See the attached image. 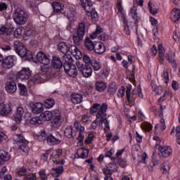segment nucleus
<instances>
[{"label":"nucleus","instance_id":"nucleus-45","mask_svg":"<svg viewBox=\"0 0 180 180\" xmlns=\"http://www.w3.org/2000/svg\"><path fill=\"white\" fill-rule=\"evenodd\" d=\"M102 108V105L101 103H94L92 107L90 108V113H98L99 112V109Z\"/></svg>","mask_w":180,"mask_h":180},{"label":"nucleus","instance_id":"nucleus-19","mask_svg":"<svg viewBox=\"0 0 180 180\" xmlns=\"http://www.w3.org/2000/svg\"><path fill=\"white\" fill-rule=\"evenodd\" d=\"M129 16L132 18L135 25H139V19H140V18L139 17V13H137L136 6H134L132 8H131Z\"/></svg>","mask_w":180,"mask_h":180},{"label":"nucleus","instance_id":"nucleus-1","mask_svg":"<svg viewBox=\"0 0 180 180\" xmlns=\"http://www.w3.org/2000/svg\"><path fill=\"white\" fill-rule=\"evenodd\" d=\"M73 126L70 125L65 129L64 134L65 137L68 139H74V137L77 136V133L79 131V136H77V140H78L79 143H82L85 138V127H82V125H81V122L78 120H75L74 122Z\"/></svg>","mask_w":180,"mask_h":180},{"label":"nucleus","instance_id":"nucleus-60","mask_svg":"<svg viewBox=\"0 0 180 180\" xmlns=\"http://www.w3.org/2000/svg\"><path fill=\"white\" fill-rule=\"evenodd\" d=\"M8 136L2 131H0V144L6 141Z\"/></svg>","mask_w":180,"mask_h":180},{"label":"nucleus","instance_id":"nucleus-35","mask_svg":"<svg viewBox=\"0 0 180 180\" xmlns=\"http://www.w3.org/2000/svg\"><path fill=\"white\" fill-rule=\"evenodd\" d=\"M122 23L124 27V32L125 34H130V27L129 26V23L127 22V19L126 16L122 15Z\"/></svg>","mask_w":180,"mask_h":180},{"label":"nucleus","instance_id":"nucleus-3","mask_svg":"<svg viewBox=\"0 0 180 180\" xmlns=\"http://www.w3.org/2000/svg\"><path fill=\"white\" fill-rule=\"evenodd\" d=\"M29 19V14L27 11L21 8H17L14 13L13 20L16 25H20L23 26L27 23V20Z\"/></svg>","mask_w":180,"mask_h":180},{"label":"nucleus","instance_id":"nucleus-26","mask_svg":"<svg viewBox=\"0 0 180 180\" xmlns=\"http://www.w3.org/2000/svg\"><path fill=\"white\" fill-rule=\"evenodd\" d=\"M53 13H60L64 9V4L60 2L53 1L51 4Z\"/></svg>","mask_w":180,"mask_h":180},{"label":"nucleus","instance_id":"nucleus-29","mask_svg":"<svg viewBox=\"0 0 180 180\" xmlns=\"http://www.w3.org/2000/svg\"><path fill=\"white\" fill-rule=\"evenodd\" d=\"M53 117V112L51 111H45L40 115V119L44 120V122H50Z\"/></svg>","mask_w":180,"mask_h":180},{"label":"nucleus","instance_id":"nucleus-59","mask_svg":"<svg viewBox=\"0 0 180 180\" xmlns=\"http://www.w3.org/2000/svg\"><path fill=\"white\" fill-rule=\"evenodd\" d=\"M85 46H96V44L94 43L91 38L86 37L84 41Z\"/></svg>","mask_w":180,"mask_h":180},{"label":"nucleus","instance_id":"nucleus-47","mask_svg":"<svg viewBox=\"0 0 180 180\" xmlns=\"http://www.w3.org/2000/svg\"><path fill=\"white\" fill-rule=\"evenodd\" d=\"M58 50L60 53H63V54H67L69 51L71 53V48L68 47V46H59Z\"/></svg>","mask_w":180,"mask_h":180},{"label":"nucleus","instance_id":"nucleus-32","mask_svg":"<svg viewBox=\"0 0 180 180\" xmlns=\"http://www.w3.org/2000/svg\"><path fill=\"white\" fill-rule=\"evenodd\" d=\"M46 141L51 146H56V145L60 144V143H61V140H60V139L56 138L53 135L48 136Z\"/></svg>","mask_w":180,"mask_h":180},{"label":"nucleus","instance_id":"nucleus-54","mask_svg":"<svg viewBox=\"0 0 180 180\" xmlns=\"http://www.w3.org/2000/svg\"><path fill=\"white\" fill-rule=\"evenodd\" d=\"M124 92H126V89L124 86H122L120 89H119L117 94L118 98H124Z\"/></svg>","mask_w":180,"mask_h":180},{"label":"nucleus","instance_id":"nucleus-46","mask_svg":"<svg viewBox=\"0 0 180 180\" xmlns=\"http://www.w3.org/2000/svg\"><path fill=\"white\" fill-rule=\"evenodd\" d=\"M158 51H159V61H162L164 60V56H165V49L163 46H158Z\"/></svg>","mask_w":180,"mask_h":180},{"label":"nucleus","instance_id":"nucleus-42","mask_svg":"<svg viewBox=\"0 0 180 180\" xmlns=\"http://www.w3.org/2000/svg\"><path fill=\"white\" fill-rule=\"evenodd\" d=\"M92 47L94 48V51L96 53V54H103V53L106 51V48L105 46H96Z\"/></svg>","mask_w":180,"mask_h":180},{"label":"nucleus","instance_id":"nucleus-30","mask_svg":"<svg viewBox=\"0 0 180 180\" xmlns=\"http://www.w3.org/2000/svg\"><path fill=\"white\" fill-rule=\"evenodd\" d=\"M77 155L78 156V158L85 160V158H88V155H89V150L85 148H80L77 150Z\"/></svg>","mask_w":180,"mask_h":180},{"label":"nucleus","instance_id":"nucleus-22","mask_svg":"<svg viewBox=\"0 0 180 180\" xmlns=\"http://www.w3.org/2000/svg\"><path fill=\"white\" fill-rule=\"evenodd\" d=\"M50 172L52 176H53L54 178H58V176H60V175H62L63 172H64V167L59 166L56 168H52Z\"/></svg>","mask_w":180,"mask_h":180},{"label":"nucleus","instance_id":"nucleus-17","mask_svg":"<svg viewBox=\"0 0 180 180\" xmlns=\"http://www.w3.org/2000/svg\"><path fill=\"white\" fill-rule=\"evenodd\" d=\"M23 115H25V108H23L22 105H20L17 108L16 114L14 116V119L16 123H20V122H22Z\"/></svg>","mask_w":180,"mask_h":180},{"label":"nucleus","instance_id":"nucleus-2","mask_svg":"<svg viewBox=\"0 0 180 180\" xmlns=\"http://www.w3.org/2000/svg\"><path fill=\"white\" fill-rule=\"evenodd\" d=\"M63 58L65 62L63 63V68L65 70V72L71 77L72 78H76L78 75V70H77V66L74 65V59L72 56L70 55H65L63 56Z\"/></svg>","mask_w":180,"mask_h":180},{"label":"nucleus","instance_id":"nucleus-63","mask_svg":"<svg viewBox=\"0 0 180 180\" xmlns=\"http://www.w3.org/2000/svg\"><path fill=\"white\" fill-rule=\"evenodd\" d=\"M83 60L85 63V64H91L92 63V60H91V58H89V56L88 55H84Z\"/></svg>","mask_w":180,"mask_h":180},{"label":"nucleus","instance_id":"nucleus-10","mask_svg":"<svg viewBox=\"0 0 180 180\" xmlns=\"http://www.w3.org/2000/svg\"><path fill=\"white\" fill-rule=\"evenodd\" d=\"M16 61V57L15 56H8L3 58L1 62V66L5 70H11L15 65Z\"/></svg>","mask_w":180,"mask_h":180},{"label":"nucleus","instance_id":"nucleus-49","mask_svg":"<svg viewBox=\"0 0 180 180\" xmlns=\"http://www.w3.org/2000/svg\"><path fill=\"white\" fill-rule=\"evenodd\" d=\"M162 78L165 84H168L169 82V75L167 70H164L162 73Z\"/></svg>","mask_w":180,"mask_h":180},{"label":"nucleus","instance_id":"nucleus-9","mask_svg":"<svg viewBox=\"0 0 180 180\" xmlns=\"http://www.w3.org/2000/svg\"><path fill=\"white\" fill-rule=\"evenodd\" d=\"M15 51L20 57H26L29 60L33 58V53H32V51L27 50L25 46H17L15 48Z\"/></svg>","mask_w":180,"mask_h":180},{"label":"nucleus","instance_id":"nucleus-36","mask_svg":"<svg viewBox=\"0 0 180 180\" xmlns=\"http://www.w3.org/2000/svg\"><path fill=\"white\" fill-rule=\"evenodd\" d=\"M0 160H1V162L9 161L11 160V155L5 150H0Z\"/></svg>","mask_w":180,"mask_h":180},{"label":"nucleus","instance_id":"nucleus-11","mask_svg":"<svg viewBox=\"0 0 180 180\" xmlns=\"http://www.w3.org/2000/svg\"><path fill=\"white\" fill-rule=\"evenodd\" d=\"M117 171V165L115 162H111L106 165V167L103 168V174L105 176H109V175H112L113 172H116Z\"/></svg>","mask_w":180,"mask_h":180},{"label":"nucleus","instance_id":"nucleus-25","mask_svg":"<svg viewBox=\"0 0 180 180\" xmlns=\"http://www.w3.org/2000/svg\"><path fill=\"white\" fill-rule=\"evenodd\" d=\"M95 88L97 92H105L108 88V84L105 82L97 81L95 83Z\"/></svg>","mask_w":180,"mask_h":180},{"label":"nucleus","instance_id":"nucleus-61","mask_svg":"<svg viewBox=\"0 0 180 180\" xmlns=\"http://www.w3.org/2000/svg\"><path fill=\"white\" fill-rule=\"evenodd\" d=\"M16 136L18 137V139H19L18 141L21 143H25V141H27V140H26V139H25L23 134H17Z\"/></svg>","mask_w":180,"mask_h":180},{"label":"nucleus","instance_id":"nucleus-53","mask_svg":"<svg viewBox=\"0 0 180 180\" xmlns=\"http://www.w3.org/2000/svg\"><path fill=\"white\" fill-rule=\"evenodd\" d=\"M95 138V135H94V133H89L88 134L87 139L84 141V144H91L92 141H94V139Z\"/></svg>","mask_w":180,"mask_h":180},{"label":"nucleus","instance_id":"nucleus-23","mask_svg":"<svg viewBox=\"0 0 180 180\" xmlns=\"http://www.w3.org/2000/svg\"><path fill=\"white\" fill-rule=\"evenodd\" d=\"M81 5L86 12H91L94 7V3L90 0H80Z\"/></svg>","mask_w":180,"mask_h":180},{"label":"nucleus","instance_id":"nucleus-64","mask_svg":"<svg viewBox=\"0 0 180 180\" xmlns=\"http://www.w3.org/2000/svg\"><path fill=\"white\" fill-rule=\"evenodd\" d=\"M73 47L75 49V53H76L77 58H82V52H81L79 49H77V46H74Z\"/></svg>","mask_w":180,"mask_h":180},{"label":"nucleus","instance_id":"nucleus-7","mask_svg":"<svg viewBox=\"0 0 180 180\" xmlns=\"http://www.w3.org/2000/svg\"><path fill=\"white\" fill-rule=\"evenodd\" d=\"M16 82H18V77L16 76L10 77L6 82V91L8 94H14V92H16V89H18Z\"/></svg>","mask_w":180,"mask_h":180},{"label":"nucleus","instance_id":"nucleus-13","mask_svg":"<svg viewBox=\"0 0 180 180\" xmlns=\"http://www.w3.org/2000/svg\"><path fill=\"white\" fill-rule=\"evenodd\" d=\"M31 75L32 72L30 71V69L27 68H24L22 69L21 71L17 73V75H15V77H17V79L19 78L20 79H29Z\"/></svg>","mask_w":180,"mask_h":180},{"label":"nucleus","instance_id":"nucleus-16","mask_svg":"<svg viewBox=\"0 0 180 180\" xmlns=\"http://www.w3.org/2000/svg\"><path fill=\"white\" fill-rule=\"evenodd\" d=\"M51 67L56 70L63 68V61L58 56H53L51 60Z\"/></svg>","mask_w":180,"mask_h":180},{"label":"nucleus","instance_id":"nucleus-43","mask_svg":"<svg viewBox=\"0 0 180 180\" xmlns=\"http://www.w3.org/2000/svg\"><path fill=\"white\" fill-rule=\"evenodd\" d=\"M116 91H117V87H116L115 84H111L109 85L108 88V92L109 95H110L111 96H113V95L116 94Z\"/></svg>","mask_w":180,"mask_h":180},{"label":"nucleus","instance_id":"nucleus-24","mask_svg":"<svg viewBox=\"0 0 180 180\" xmlns=\"http://www.w3.org/2000/svg\"><path fill=\"white\" fill-rule=\"evenodd\" d=\"M170 19L172 22H178L180 19V10L179 8H174L170 13Z\"/></svg>","mask_w":180,"mask_h":180},{"label":"nucleus","instance_id":"nucleus-5","mask_svg":"<svg viewBox=\"0 0 180 180\" xmlns=\"http://www.w3.org/2000/svg\"><path fill=\"white\" fill-rule=\"evenodd\" d=\"M76 65L84 78H90L92 76L93 70L91 65L79 60L76 61Z\"/></svg>","mask_w":180,"mask_h":180},{"label":"nucleus","instance_id":"nucleus-58","mask_svg":"<svg viewBox=\"0 0 180 180\" xmlns=\"http://www.w3.org/2000/svg\"><path fill=\"white\" fill-rule=\"evenodd\" d=\"M98 123L99 122L98 121V119H96L94 121H93L89 127V130H96V127H98Z\"/></svg>","mask_w":180,"mask_h":180},{"label":"nucleus","instance_id":"nucleus-8","mask_svg":"<svg viewBox=\"0 0 180 180\" xmlns=\"http://www.w3.org/2000/svg\"><path fill=\"white\" fill-rule=\"evenodd\" d=\"M63 122H64V118H63V115L61 112L58 110H56L53 111V119L51 122L52 127L55 129H57L63 124Z\"/></svg>","mask_w":180,"mask_h":180},{"label":"nucleus","instance_id":"nucleus-21","mask_svg":"<svg viewBox=\"0 0 180 180\" xmlns=\"http://www.w3.org/2000/svg\"><path fill=\"white\" fill-rule=\"evenodd\" d=\"M124 153V149L119 150L116 153V158H114V160H117L120 167L124 168L126 167V161L123 160V159H120L122 157V154Z\"/></svg>","mask_w":180,"mask_h":180},{"label":"nucleus","instance_id":"nucleus-15","mask_svg":"<svg viewBox=\"0 0 180 180\" xmlns=\"http://www.w3.org/2000/svg\"><path fill=\"white\" fill-rule=\"evenodd\" d=\"M12 112V107L9 104L0 103V116H8Z\"/></svg>","mask_w":180,"mask_h":180},{"label":"nucleus","instance_id":"nucleus-31","mask_svg":"<svg viewBox=\"0 0 180 180\" xmlns=\"http://www.w3.org/2000/svg\"><path fill=\"white\" fill-rule=\"evenodd\" d=\"M43 112V103H35L32 107V112L39 115Z\"/></svg>","mask_w":180,"mask_h":180},{"label":"nucleus","instance_id":"nucleus-38","mask_svg":"<svg viewBox=\"0 0 180 180\" xmlns=\"http://www.w3.org/2000/svg\"><path fill=\"white\" fill-rule=\"evenodd\" d=\"M166 96H169L170 98H172V93L168 90H165L163 95L158 99L159 103H162L166 99Z\"/></svg>","mask_w":180,"mask_h":180},{"label":"nucleus","instance_id":"nucleus-62","mask_svg":"<svg viewBox=\"0 0 180 180\" xmlns=\"http://www.w3.org/2000/svg\"><path fill=\"white\" fill-rule=\"evenodd\" d=\"M23 32V30L21 27L17 28L14 32V36L15 37H19L22 34V32Z\"/></svg>","mask_w":180,"mask_h":180},{"label":"nucleus","instance_id":"nucleus-39","mask_svg":"<svg viewBox=\"0 0 180 180\" xmlns=\"http://www.w3.org/2000/svg\"><path fill=\"white\" fill-rule=\"evenodd\" d=\"M27 172H29V169L25 166H22L18 169V174L19 176H26Z\"/></svg>","mask_w":180,"mask_h":180},{"label":"nucleus","instance_id":"nucleus-12","mask_svg":"<svg viewBox=\"0 0 180 180\" xmlns=\"http://www.w3.org/2000/svg\"><path fill=\"white\" fill-rule=\"evenodd\" d=\"M37 60L44 65H49L50 64V56L46 55L44 53L39 51L37 54Z\"/></svg>","mask_w":180,"mask_h":180},{"label":"nucleus","instance_id":"nucleus-14","mask_svg":"<svg viewBox=\"0 0 180 180\" xmlns=\"http://www.w3.org/2000/svg\"><path fill=\"white\" fill-rule=\"evenodd\" d=\"M62 155H63V149L58 148L52 153V154L51 155V158L53 162H54L55 164L58 165L61 162L60 161V157H61Z\"/></svg>","mask_w":180,"mask_h":180},{"label":"nucleus","instance_id":"nucleus-33","mask_svg":"<svg viewBox=\"0 0 180 180\" xmlns=\"http://www.w3.org/2000/svg\"><path fill=\"white\" fill-rule=\"evenodd\" d=\"M131 95L137 98V95L139 98L143 99L144 96L143 95V91H141V86L140 84L138 85L137 89H134L132 90Z\"/></svg>","mask_w":180,"mask_h":180},{"label":"nucleus","instance_id":"nucleus-51","mask_svg":"<svg viewBox=\"0 0 180 180\" xmlns=\"http://www.w3.org/2000/svg\"><path fill=\"white\" fill-rule=\"evenodd\" d=\"M18 88L20 90L21 95H22L23 96H25V95H27V89L26 88V86L20 83L18 84Z\"/></svg>","mask_w":180,"mask_h":180},{"label":"nucleus","instance_id":"nucleus-56","mask_svg":"<svg viewBox=\"0 0 180 180\" xmlns=\"http://www.w3.org/2000/svg\"><path fill=\"white\" fill-rule=\"evenodd\" d=\"M53 69L51 67H46V68H42L43 72H45L47 75H53V74H54L53 72Z\"/></svg>","mask_w":180,"mask_h":180},{"label":"nucleus","instance_id":"nucleus-34","mask_svg":"<svg viewBox=\"0 0 180 180\" xmlns=\"http://www.w3.org/2000/svg\"><path fill=\"white\" fill-rule=\"evenodd\" d=\"M19 149L24 153V154H29L30 148H29V141H25L24 143H21L19 146Z\"/></svg>","mask_w":180,"mask_h":180},{"label":"nucleus","instance_id":"nucleus-55","mask_svg":"<svg viewBox=\"0 0 180 180\" xmlns=\"http://www.w3.org/2000/svg\"><path fill=\"white\" fill-rule=\"evenodd\" d=\"M23 180H37V177H36V174L33 173H30L24 176Z\"/></svg>","mask_w":180,"mask_h":180},{"label":"nucleus","instance_id":"nucleus-52","mask_svg":"<svg viewBox=\"0 0 180 180\" xmlns=\"http://www.w3.org/2000/svg\"><path fill=\"white\" fill-rule=\"evenodd\" d=\"M171 167L169 166V162H165L162 165V169L163 170V174H167L169 171Z\"/></svg>","mask_w":180,"mask_h":180},{"label":"nucleus","instance_id":"nucleus-50","mask_svg":"<svg viewBox=\"0 0 180 180\" xmlns=\"http://www.w3.org/2000/svg\"><path fill=\"white\" fill-rule=\"evenodd\" d=\"M30 124H41L43 123L41 120H40V117H34L30 121Z\"/></svg>","mask_w":180,"mask_h":180},{"label":"nucleus","instance_id":"nucleus-41","mask_svg":"<svg viewBox=\"0 0 180 180\" xmlns=\"http://www.w3.org/2000/svg\"><path fill=\"white\" fill-rule=\"evenodd\" d=\"M141 127L143 131H151L153 130V125L150 122H143Z\"/></svg>","mask_w":180,"mask_h":180},{"label":"nucleus","instance_id":"nucleus-40","mask_svg":"<svg viewBox=\"0 0 180 180\" xmlns=\"http://www.w3.org/2000/svg\"><path fill=\"white\" fill-rule=\"evenodd\" d=\"M91 65L94 71H99L102 68V64L98 62V60H92Z\"/></svg>","mask_w":180,"mask_h":180},{"label":"nucleus","instance_id":"nucleus-6","mask_svg":"<svg viewBox=\"0 0 180 180\" xmlns=\"http://www.w3.org/2000/svg\"><path fill=\"white\" fill-rule=\"evenodd\" d=\"M85 36V23L80 22L78 25L77 32L73 35V41L76 46H79V43L82 41Z\"/></svg>","mask_w":180,"mask_h":180},{"label":"nucleus","instance_id":"nucleus-28","mask_svg":"<svg viewBox=\"0 0 180 180\" xmlns=\"http://www.w3.org/2000/svg\"><path fill=\"white\" fill-rule=\"evenodd\" d=\"M37 34V31L34 30L33 27H27L25 30L23 38L25 40H27V38L26 37H32V36H36Z\"/></svg>","mask_w":180,"mask_h":180},{"label":"nucleus","instance_id":"nucleus-37","mask_svg":"<svg viewBox=\"0 0 180 180\" xmlns=\"http://www.w3.org/2000/svg\"><path fill=\"white\" fill-rule=\"evenodd\" d=\"M89 16L91 17L92 20H98L99 19V15L95 8H91L89 12H86Z\"/></svg>","mask_w":180,"mask_h":180},{"label":"nucleus","instance_id":"nucleus-18","mask_svg":"<svg viewBox=\"0 0 180 180\" xmlns=\"http://www.w3.org/2000/svg\"><path fill=\"white\" fill-rule=\"evenodd\" d=\"M159 150L164 158H168L172 154V149L169 146H159Z\"/></svg>","mask_w":180,"mask_h":180},{"label":"nucleus","instance_id":"nucleus-20","mask_svg":"<svg viewBox=\"0 0 180 180\" xmlns=\"http://www.w3.org/2000/svg\"><path fill=\"white\" fill-rule=\"evenodd\" d=\"M126 98L129 105H133L136 101V96L131 95V86H128L126 90Z\"/></svg>","mask_w":180,"mask_h":180},{"label":"nucleus","instance_id":"nucleus-4","mask_svg":"<svg viewBox=\"0 0 180 180\" xmlns=\"http://www.w3.org/2000/svg\"><path fill=\"white\" fill-rule=\"evenodd\" d=\"M106 110H108V104L106 103H103L101 104V108L96 115L97 120L98 119H100L98 122L100 130L103 129V123L108 120V114H106Z\"/></svg>","mask_w":180,"mask_h":180},{"label":"nucleus","instance_id":"nucleus-27","mask_svg":"<svg viewBox=\"0 0 180 180\" xmlns=\"http://www.w3.org/2000/svg\"><path fill=\"white\" fill-rule=\"evenodd\" d=\"M70 101L74 105H78L82 102V95L77 93H73L70 95Z\"/></svg>","mask_w":180,"mask_h":180},{"label":"nucleus","instance_id":"nucleus-48","mask_svg":"<svg viewBox=\"0 0 180 180\" xmlns=\"http://www.w3.org/2000/svg\"><path fill=\"white\" fill-rule=\"evenodd\" d=\"M37 139L39 141H46V140L47 141V134H46V131H40Z\"/></svg>","mask_w":180,"mask_h":180},{"label":"nucleus","instance_id":"nucleus-44","mask_svg":"<svg viewBox=\"0 0 180 180\" xmlns=\"http://www.w3.org/2000/svg\"><path fill=\"white\" fill-rule=\"evenodd\" d=\"M56 103V101L53 98H48L45 101V108L47 109H51L53 108Z\"/></svg>","mask_w":180,"mask_h":180},{"label":"nucleus","instance_id":"nucleus-57","mask_svg":"<svg viewBox=\"0 0 180 180\" xmlns=\"http://www.w3.org/2000/svg\"><path fill=\"white\" fill-rule=\"evenodd\" d=\"M148 8L151 15H157V13H158V11L156 10V8H153V6H151V2L148 3Z\"/></svg>","mask_w":180,"mask_h":180}]
</instances>
